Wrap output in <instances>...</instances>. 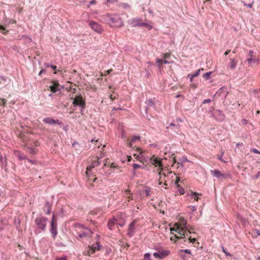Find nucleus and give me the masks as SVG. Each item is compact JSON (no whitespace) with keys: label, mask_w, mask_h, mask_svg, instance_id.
I'll return each instance as SVG.
<instances>
[{"label":"nucleus","mask_w":260,"mask_h":260,"mask_svg":"<svg viewBox=\"0 0 260 260\" xmlns=\"http://www.w3.org/2000/svg\"><path fill=\"white\" fill-rule=\"evenodd\" d=\"M187 225V222L186 219L183 217H180L178 222L175 223L174 226L170 229L171 232L174 231L177 232L180 236L175 235L174 237L171 238V240L173 241L175 239H180L185 238V228Z\"/></svg>","instance_id":"nucleus-1"},{"label":"nucleus","mask_w":260,"mask_h":260,"mask_svg":"<svg viewBox=\"0 0 260 260\" xmlns=\"http://www.w3.org/2000/svg\"><path fill=\"white\" fill-rule=\"evenodd\" d=\"M73 225L76 229L77 235L81 239H85L90 237L93 234V232L85 226L84 225L79 223H75Z\"/></svg>","instance_id":"nucleus-2"},{"label":"nucleus","mask_w":260,"mask_h":260,"mask_svg":"<svg viewBox=\"0 0 260 260\" xmlns=\"http://www.w3.org/2000/svg\"><path fill=\"white\" fill-rule=\"evenodd\" d=\"M129 24L133 27H141L145 26L148 29L150 30L152 28V23L149 21L148 23L143 22L141 19L136 18L131 19L129 21Z\"/></svg>","instance_id":"nucleus-3"},{"label":"nucleus","mask_w":260,"mask_h":260,"mask_svg":"<svg viewBox=\"0 0 260 260\" xmlns=\"http://www.w3.org/2000/svg\"><path fill=\"white\" fill-rule=\"evenodd\" d=\"M40 145V143L37 140H29L25 144L26 149L31 154H36L38 150L36 147Z\"/></svg>","instance_id":"nucleus-4"},{"label":"nucleus","mask_w":260,"mask_h":260,"mask_svg":"<svg viewBox=\"0 0 260 260\" xmlns=\"http://www.w3.org/2000/svg\"><path fill=\"white\" fill-rule=\"evenodd\" d=\"M106 20L112 26H121L123 25L121 19L116 15L106 16Z\"/></svg>","instance_id":"nucleus-5"},{"label":"nucleus","mask_w":260,"mask_h":260,"mask_svg":"<svg viewBox=\"0 0 260 260\" xmlns=\"http://www.w3.org/2000/svg\"><path fill=\"white\" fill-rule=\"evenodd\" d=\"M138 219L134 220L128 225L127 230V235L132 237L134 235L136 230L140 228V225L138 224Z\"/></svg>","instance_id":"nucleus-6"},{"label":"nucleus","mask_w":260,"mask_h":260,"mask_svg":"<svg viewBox=\"0 0 260 260\" xmlns=\"http://www.w3.org/2000/svg\"><path fill=\"white\" fill-rule=\"evenodd\" d=\"M47 218L44 217H38L35 219V223L37 229L44 231L46 226Z\"/></svg>","instance_id":"nucleus-7"},{"label":"nucleus","mask_w":260,"mask_h":260,"mask_svg":"<svg viewBox=\"0 0 260 260\" xmlns=\"http://www.w3.org/2000/svg\"><path fill=\"white\" fill-rule=\"evenodd\" d=\"M150 163L155 166L156 167H158V170L159 171V174H161V171H162V164L161 160H159L158 158H156L154 156L151 157L150 159Z\"/></svg>","instance_id":"nucleus-8"},{"label":"nucleus","mask_w":260,"mask_h":260,"mask_svg":"<svg viewBox=\"0 0 260 260\" xmlns=\"http://www.w3.org/2000/svg\"><path fill=\"white\" fill-rule=\"evenodd\" d=\"M71 99H73V105L74 106H80L83 108L85 107V102L81 95L77 96L75 98L72 97Z\"/></svg>","instance_id":"nucleus-9"},{"label":"nucleus","mask_w":260,"mask_h":260,"mask_svg":"<svg viewBox=\"0 0 260 260\" xmlns=\"http://www.w3.org/2000/svg\"><path fill=\"white\" fill-rule=\"evenodd\" d=\"M170 253V252L168 250L160 249L157 252L153 253V255L155 258L162 259L168 256Z\"/></svg>","instance_id":"nucleus-10"},{"label":"nucleus","mask_w":260,"mask_h":260,"mask_svg":"<svg viewBox=\"0 0 260 260\" xmlns=\"http://www.w3.org/2000/svg\"><path fill=\"white\" fill-rule=\"evenodd\" d=\"M89 25L92 30L99 34H101L103 31L102 27L94 21H90Z\"/></svg>","instance_id":"nucleus-11"},{"label":"nucleus","mask_w":260,"mask_h":260,"mask_svg":"<svg viewBox=\"0 0 260 260\" xmlns=\"http://www.w3.org/2000/svg\"><path fill=\"white\" fill-rule=\"evenodd\" d=\"M101 163L99 161V159H97L96 160H93L90 165L87 167L86 168V175L89 178V173L90 171L92 170V169L96 167L99 166L100 165Z\"/></svg>","instance_id":"nucleus-12"},{"label":"nucleus","mask_w":260,"mask_h":260,"mask_svg":"<svg viewBox=\"0 0 260 260\" xmlns=\"http://www.w3.org/2000/svg\"><path fill=\"white\" fill-rule=\"evenodd\" d=\"M100 247V243L99 242H96L95 244H93L91 246H89V249L87 252V254L88 256H91L95 252V251L99 250Z\"/></svg>","instance_id":"nucleus-13"},{"label":"nucleus","mask_w":260,"mask_h":260,"mask_svg":"<svg viewBox=\"0 0 260 260\" xmlns=\"http://www.w3.org/2000/svg\"><path fill=\"white\" fill-rule=\"evenodd\" d=\"M118 221V219L114 217L110 219L107 224L108 229L110 230H113L115 225L117 224Z\"/></svg>","instance_id":"nucleus-14"},{"label":"nucleus","mask_w":260,"mask_h":260,"mask_svg":"<svg viewBox=\"0 0 260 260\" xmlns=\"http://www.w3.org/2000/svg\"><path fill=\"white\" fill-rule=\"evenodd\" d=\"M43 122L49 124H59L60 122L58 119L55 120L51 117H46L43 119Z\"/></svg>","instance_id":"nucleus-15"},{"label":"nucleus","mask_w":260,"mask_h":260,"mask_svg":"<svg viewBox=\"0 0 260 260\" xmlns=\"http://www.w3.org/2000/svg\"><path fill=\"white\" fill-rule=\"evenodd\" d=\"M50 231L53 237L55 238L57 234V224H51V228Z\"/></svg>","instance_id":"nucleus-16"},{"label":"nucleus","mask_w":260,"mask_h":260,"mask_svg":"<svg viewBox=\"0 0 260 260\" xmlns=\"http://www.w3.org/2000/svg\"><path fill=\"white\" fill-rule=\"evenodd\" d=\"M51 210L52 205L49 202H46L44 208V211L45 212L46 214H49Z\"/></svg>","instance_id":"nucleus-17"},{"label":"nucleus","mask_w":260,"mask_h":260,"mask_svg":"<svg viewBox=\"0 0 260 260\" xmlns=\"http://www.w3.org/2000/svg\"><path fill=\"white\" fill-rule=\"evenodd\" d=\"M211 173L212 175L218 178H220V177L224 176V175L217 170H211Z\"/></svg>","instance_id":"nucleus-18"},{"label":"nucleus","mask_w":260,"mask_h":260,"mask_svg":"<svg viewBox=\"0 0 260 260\" xmlns=\"http://www.w3.org/2000/svg\"><path fill=\"white\" fill-rule=\"evenodd\" d=\"M14 153L20 160L24 159L25 158V155L19 151L15 150Z\"/></svg>","instance_id":"nucleus-19"},{"label":"nucleus","mask_w":260,"mask_h":260,"mask_svg":"<svg viewBox=\"0 0 260 260\" xmlns=\"http://www.w3.org/2000/svg\"><path fill=\"white\" fill-rule=\"evenodd\" d=\"M58 82H54L53 85L50 86L49 88L53 93H55L58 90Z\"/></svg>","instance_id":"nucleus-20"},{"label":"nucleus","mask_w":260,"mask_h":260,"mask_svg":"<svg viewBox=\"0 0 260 260\" xmlns=\"http://www.w3.org/2000/svg\"><path fill=\"white\" fill-rule=\"evenodd\" d=\"M105 166H109L112 168H117V166L114 162H111L108 159H106L104 164Z\"/></svg>","instance_id":"nucleus-21"},{"label":"nucleus","mask_w":260,"mask_h":260,"mask_svg":"<svg viewBox=\"0 0 260 260\" xmlns=\"http://www.w3.org/2000/svg\"><path fill=\"white\" fill-rule=\"evenodd\" d=\"M237 63V60L235 59H231L229 63V67L231 69H234L236 68Z\"/></svg>","instance_id":"nucleus-22"},{"label":"nucleus","mask_w":260,"mask_h":260,"mask_svg":"<svg viewBox=\"0 0 260 260\" xmlns=\"http://www.w3.org/2000/svg\"><path fill=\"white\" fill-rule=\"evenodd\" d=\"M194 230V228L192 226L187 224V225L185 228V234L186 233L187 230L189 234H191V233L194 234L195 232L193 231Z\"/></svg>","instance_id":"nucleus-23"},{"label":"nucleus","mask_w":260,"mask_h":260,"mask_svg":"<svg viewBox=\"0 0 260 260\" xmlns=\"http://www.w3.org/2000/svg\"><path fill=\"white\" fill-rule=\"evenodd\" d=\"M201 195V194H199V193H197L196 192L191 191L190 197L192 199H193L195 201H198L199 200V196Z\"/></svg>","instance_id":"nucleus-24"},{"label":"nucleus","mask_w":260,"mask_h":260,"mask_svg":"<svg viewBox=\"0 0 260 260\" xmlns=\"http://www.w3.org/2000/svg\"><path fill=\"white\" fill-rule=\"evenodd\" d=\"M156 62L159 63V67L160 68L161 64L162 63L168 64L169 63V61L164 59V60L162 59L157 58L156 60Z\"/></svg>","instance_id":"nucleus-25"},{"label":"nucleus","mask_w":260,"mask_h":260,"mask_svg":"<svg viewBox=\"0 0 260 260\" xmlns=\"http://www.w3.org/2000/svg\"><path fill=\"white\" fill-rule=\"evenodd\" d=\"M124 192H125V197L126 198L128 199V201L130 199L133 200L132 197L131 196V191L129 190H125Z\"/></svg>","instance_id":"nucleus-26"},{"label":"nucleus","mask_w":260,"mask_h":260,"mask_svg":"<svg viewBox=\"0 0 260 260\" xmlns=\"http://www.w3.org/2000/svg\"><path fill=\"white\" fill-rule=\"evenodd\" d=\"M203 70H204V69L203 68L198 70L194 73L191 74V77L194 78L200 75V72L201 71H203Z\"/></svg>","instance_id":"nucleus-27"},{"label":"nucleus","mask_w":260,"mask_h":260,"mask_svg":"<svg viewBox=\"0 0 260 260\" xmlns=\"http://www.w3.org/2000/svg\"><path fill=\"white\" fill-rule=\"evenodd\" d=\"M186 236L187 238H186V237L184 238L185 239L184 241H186V239H188L190 241V242L192 243H194L196 241V239L195 238H192L191 236H188L187 234H186Z\"/></svg>","instance_id":"nucleus-28"},{"label":"nucleus","mask_w":260,"mask_h":260,"mask_svg":"<svg viewBox=\"0 0 260 260\" xmlns=\"http://www.w3.org/2000/svg\"><path fill=\"white\" fill-rule=\"evenodd\" d=\"M140 136H133L131 141L133 142V143H135L136 141H139L140 140Z\"/></svg>","instance_id":"nucleus-29"},{"label":"nucleus","mask_w":260,"mask_h":260,"mask_svg":"<svg viewBox=\"0 0 260 260\" xmlns=\"http://www.w3.org/2000/svg\"><path fill=\"white\" fill-rule=\"evenodd\" d=\"M212 74V72H207V73H206L205 74H204L203 75V78L205 79V80H208L210 78V76L211 75V74Z\"/></svg>","instance_id":"nucleus-30"},{"label":"nucleus","mask_w":260,"mask_h":260,"mask_svg":"<svg viewBox=\"0 0 260 260\" xmlns=\"http://www.w3.org/2000/svg\"><path fill=\"white\" fill-rule=\"evenodd\" d=\"M144 192H145V194L146 195V196L148 197V196H150L151 193V189L150 188L147 187L145 189Z\"/></svg>","instance_id":"nucleus-31"},{"label":"nucleus","mask_w":260,"mask_h":260,"mask_svg":"<svg viewBox=\"0 0 260 260\" xmlns=\"http://www.w3.org/2000/svg\"><path fill=\"white\" fill-rule=\"evenodd\" d=\"M8 30H6L5 27L3 25H0V32L3 34H6L8 32Z\"/></svg>","instance_id":"nucleus-32"},{"label":"nucleus","mask_w":260,"mask_h":260,"mask_svg":"<svg viewBox=\"0 0 260 260\" xmlns=\"http://www.w3.org/2000/svg\"><path fill=\"white\" fill-rule=\"evenodd\" d=\"M51 224H57V219L55 217L54 215H53L51 221Z\"/></svg>","instance_id":"nucleus-33"},{"label":"nucleus","mask_w":260,"mask_h":260,"mask_svg":"<svg viewBox=\"0 0 260 260\" xmlns=\"http://www.w3.org/2000/svg\"><path fill=\"white\" fill-rule=\"evenodd\" d=\"M253 236L257 237V236H260V231L257 230H254L253 231Z\"/></svg>","instance_id":"nucleus-34"},{"label":"nucleus","mask_w":260,"mask_h":260,"mask_svg":"<svg viewBox=\"0 0 260 260\" xmlns=\"http://www.w3.org/2000/svg\"><path fill=\"white\" fill-rule=\"evenodd\" d=\"M171 53H166L162 54V57L164 59L169 58L170 56Z\"/></svg>","instance_id":"nucleus-35"},{"label":"nucleus","mask_w":260,"mask_h":260,"mask_svg":"<svg viewBox=\"0 0 260 260\" xmlns=\"http://www.w3.org/2000/svg\"><path fill=\"white\" fill-rule=\"evenodd\" d=\"M6 101L5 99H0V105L5 106Z\"/></svg>","instance_id":"nucleus-36"},{"label":"nucleus","mask_w":260,"mask_h":260,"mask_svg":"<svg viewBox=\"0 0 260 260\" xmlns=\"http://www.w3.org/2000/svg\"><path fill=\"white\" fill-rule=\"evenodd\" d=\"M117 224H118L120 226H124V224H125V220H124V219H123L122 221H120L118 219V221Z\"/></svg>","instance_id":"nucleus-37"},{"label":"nucleus","mask_w":260,"mask_h":260,"mask_svg":"<svg viewBox=\"0 0 260 260\" xmlns=\"http://www.w3.org/2000/svg\"><path fill=\"white\" fill-rule=\"evenodd\" d=\"M253 3H254V2H252V3L251 4H246L245 2H243L244 6H247V7H248V8H251V7H252V5H253Z\"/></svg>","instance_id":"nucleus-38"},{"label":"nucleus","mask_w":260,"mask_h":260,"mask_svg":"<svg viewBox=\"0 0 260 260\" xmlns=\"http://www.w3.org/2000/svg\"><path fill=\"white\" fill-rule=\"evenodd\" d=\"M133 167L134 169L136 170L140 168V166L139 165L134 164Z\"/></svg>","instance_id":"nucleus-39"},{"label":"nucleus","mask_w":260,"mask_h":260,"mask_svg":"<svg viewBox=\"0 0 260 260\" xmlns=\"http://www.w3.org/2000/svg\"><path fill=\"white\" fill-rule=\"evenodd\" d=\"M251 151H252L255 153L260 154V152L258 150H257L256 149H255V148L251 149Z\"/></svg>","instance_id":"nucleus-40"},{"label":"nucleus","mask_w":260,"mask_h":260,"mask_svg":"<svg viewBox=\"0 0 260 260\" xmlns=\"http://www.w3.org/2000/svg\"><path fill=\"white\" fill-rule=\"evenodd\" d=\"M150 254L148 253L145 254V255H144V259H146L148 258V260H151L150 258Z\"/></svg>","instance_id":"nucleus-41"},{"label":"nucleus","mask_w":260,"mask_h":260,"mask_svg":"<svg viewBox=\"0 0 260 260\" xmlns=\"http://www.w3.org/2000/svg\"><path fill=\"white\" fill-rule=\"evenodd\" d=\"M133 142H132L130 140H129V139H128V140H127V145L128 147H132V144H133Z\"/></svg>","instance_id":"nucleus-42"},{"label":"nucleus","mask_w":260,"mask_h":260,"mask_svg":"<svg viewBox=\"0 0 260 260\" xmlns=\"http://www.w3.org/2000/svg\"><path fill=\"white\" fill-rule=\"evenodd\" d=\"M249 64H250L252 61H255V59H253L252 57H250L247 59Z\"/></svg>","instance_id":"nucleus-43"},{"label":"nucleus","mask_w":260,"mask_h":260,"mask_svg":"<svg viewBox=\"0 0 260 260\" xmlns=\"http://www.w3.org/2000/svg\"><path fill=\"white\" fill-rule=\"evenodd\" d=\"M56 260H68L66 257H60L56 258Z\"/></svg>","instance_id":"nucleus-44"},{"label":"nucleus","mask_w":260,"mask_h":260,"mask_svg":"<svg viewBox=\"0 0 260 260\" xmlns=\"http://www.w3.org/2000/svg\"><path fill=\"white\" fill-rule=\"evenodd\" d=\"M248 55L250 56V57H252L254 56V52L253 51H249L248 53Z\"/></svg>","instance_id":"nucleus-45"},{"label":"nucleus","mask_w":260,"mask_h":260,"mask_svg":"<svg viewBox=\"0 0 260 260\" xmlns=\"http://www.w3.org/2000/svg\"><path fill=\"white\" fill-rule=\"evenodd\" d=\"M181 251L185 253H188V254H190L191 253V252L188 249H184V250H181Z\"/></svg>","instance_id":"nucleus-46"},{"label":"nucleus","mask_w":260,"mask_h":260,"mask_svg":"<svg viewBox=\"0 0 260 260\" xmlns=\"http://www.w3.org/2000/svg\"><path fill=\"white\" fill-rule=\"evenodd\" d=\"M248 122V121L246 120V119H243L242 120H241V123L244 124V125H246Z\"/></svg>","instance_id":"nucleus-47"},{"label":"nucleus","mask_w":260,"mask_h":260,"mask_svg":"<svg viewBox=\"0 0 260 260\" xmlns=\"http://www.w3.org/2000/svg\"><path fill=\"white\" fill-rule=\"evenodd\" d=\"M211 102V100L210 99H206V100H205L203 102V103L204 104H206V103H210Z\"/></svg>","instance_id":"nucleus-48"},{"label":"nucleus","mask_w":260,"mask_h":260,"mask_svg":"<svg viewBox=\"0 0 260 260\" xmlns=\"http://www.w3.org/2000/svg\"><path fill=\"white\" fill-rule=\"evenodd\" d=\"M110 98L112 101H113L116 99V96L114 94H111Z\"/></svg>","instance_id":"nucleus-49"},{"label":"nucleus","mask_w":260,"mask_h":260,"mask_svg":"<svg viewBox=\"0 0 260 260\" xmlns=\"http://www.w3.org/2000/svg\"><path fill=\"white\" fill-rule=\"evenodd\" d=\"M112 71V69H110L106 71V73L105 74V75L109 74Z\"/></svg>","instance_id":"nucleus-50"},{"label":"nucleus","mask_w":260,"mask_h":260,"mask_svg":"<svg viewBox=\"0 0 260 260\" xmlns=\"http://www.w3.org/2000/svg\"><path fill=\"white\" fill-rule=\"evenodd\" d=\"M5 196V193L0 190V198H3Z\"/></svg>","instance_id":"nucleus-51"},{"label":"nucleus","mask_w":260,"mask_h":260,"mask_svg":"<svg viewBox=\"0 0 260 260\" xmlns=\"http://www.w3.org/2000/svg\"><path fill=\"white\" fill-rule=\"evenodd\" d=\"M260 176V171H258L255 176L254 177V179H257L258 177Z\"/></svg>","instance_id":"nucleus-52"},{"label":"nucleus","mask_w":260,"mask_h":260,"mask_svg":"<svg viewBox=\"0 0 260 260\" xmlns=\"http://www.w3.org/2000/svg\"><path fill=\"white\" fill-rule=\"evenodd\" d=\"M107 1L110 3H114V2H117V0H107Z\"/></svg>","instance_id":"nucleus-53"},{"label":"nucleus","mask_w":260,"mask_h":260,"mask_svg":"<svg viewBox=\"0 0 260 260\" xmlns=\"http://www.w3.org/2000/svg\"><path fill=\"white\" fill-rule=\"evenodd\" d=\"M98 140H96V141H95V145L96 146V147H97L98 148H99V147H100V145H101V144H98Z\"/></svg>","instance_id":"nucleus-54"},{"label":"nucleus","mask_w":260,"mask_h":260,"mask_svg":"<svg viewBox=\"0 0 260 260\" xmlns=\"http://www.w3.org/2000/svg\"><path fill=\"white\" fill-rule=\"evenodd\" d=\"M96 3V2L95 0H92L89 3V4L90 5H93V4H95Z\"/></svg>","instance_id":"nucleus-55"},{"label":"nucleus","mask_w":260,"mask_h":260,"mask_svg":"<svg viewBox=\"0 0 260 260\" xmlns=\"http://www.w3.org/2000/svg\"><path fill=\"white\" fill-rule=\"evenodd\" d=\"M188 76L190 77V81L192 82L193 78L191 77V74H188Z\"/></svg>","instance_id":"nucleus-56"},{"label":"nucleus","mask_w":260,"mask_h":260,"mask_svg":"<svg viewBox=\"0 0 260 260\" xmlns=\"http://www.w3.org/2000/svg\"><path fill=\"white\" fill-rule=\"evenodd\" d=\"M231 50H227L225 53H224V55H227L230 52Z\"/></svg>","instance_id":"nucleus-57"},{"label":"nucleus","mask_w":260,"mask_h":260,"mask_svg":"<svg viewBox=\"0 0 260 260\" xmlns=\"http://www.w3.org/2000/svg\"><path fill=\"white\" fill-rule=\"evenodd\" d=\"M3 229V223L0 222V231H1Z\"/></svg>","instance_id":"nucleus-58"},{"label":"nucleus","mask_w":260,"mask_h":260,"mask_svg":"<svg viewBox=\"0 0 260 260\" xmlns=\"http://www.w3.org/2000/svg\"><path fill=\"white\" fill-rule=\"evenodd\" d=\"M218 158L219 160H221V161H223V162H225V161H224V160H223L222 159V155H221V156L218 155Z\"/></svg>","instance_id":"nucleus-59"},{"label":"nucleus","mask_w":260,"mask_h":260,"mask_svg":"<svg viewBox=\"0 0 260 260\" xmlns=\"http://www.w3.org/2000/svg\"><path fill=\"white\" fill-rule=\"evenodd\" d=\"M132 159V157L131 156H127V161H130Z\"/></svg>","instance_id":"nucleus-60"},{"label":"nucleus","mask_w":260,"mask_h":260,"mask_svg":"<svg viewBox=\"0 0 260 260\" xmlns=\"http://www.w3.org/2000/svg\"><path fill=\"white\" fill-rule=\"evenodd\" d=\"M179 180H180L179 178L177 177V179H176V181H175V183H176V184H178V183L179 182Z\"/></svg>","instance_id":"nucleus-61"},{"label":"nucleus","mask_w":260,"mask_h":260,"mask_svg":"<svg viewBox=\"0 0 260 260\" xmlns=\"http://www.w3.org/2000/svg\"><path fill=\"white\" fill-rule=\"evenodd\" d=\"M120 216H121V217H125V215L124 213H121L120 214Z\"/></svg>","instance_id":"nucleus-62"},{"label":"nucleus","mask_w":260,"mask_h":260,"mask_svg":"<svg viewBox=\"0 0 260 260\" xmlns=\"http://www.w3.org/2000/svg\"><path fill=\"white\" fill-rule=\"evenodd\" d=\"M72 91L73 93H75L76 92V89L73 88Z\"/></svg>","instance_id":"nucleus-63"},{"label":"nucleus","mask_w":260,"mask_h":260,"mask_svg":"<svg viewBox=\"0 0 260 260\" xmlns=\"http://www.w3.org/2000/svg\"><path fill=\"white\" fill-rule=\"evenodd\" d=\"M52 68L53 70H55V69H56V66H52Z\"/></svg>","instance_id":"nucleus-64"}]
</instances>
